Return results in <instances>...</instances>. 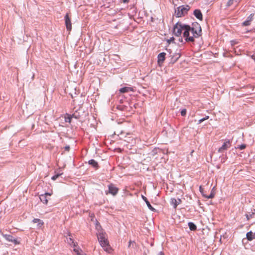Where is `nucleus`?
<instances>
[{"label":"nucleus","mask_w":255,"mask_h":255,"mask_svg":"<svg viewBox=\"0 0 255 255\" xmlns=\"http://www.w3.org/2000/svg\"><path fill=\"white\" fill-rule=\"evenodd\" d=\"M183 31V37L186 42H194L195 38H198L201 33V28L198 23L195 24L192 27L188 25L177 22L173 26V32L175 36L180 37ZM179 40L183 41L182 37Z\"/></svg>","instance_id":"obj_1"},{"label":"nucleus","mask_w":255,"mask_h":255,"mask_svg":"<svg viewBox=\"0 0 255 255\" xmlns=\"http://www.w3.org/2000/svg\"><path fill=\"white\" fill-rule=\"evenodd\" d=\"M98 241L104 251L108 253H111L112 248L111 247L106 233L103 230L98 231L97 233Z\"/></svg>","instance_id":"obj_2"},{"label":"nucleus","mask_w":255,"mask_h":255,"mask_svg":"<svg viewBox=\"0 0 255 255\" xmlns=\"http://www.w3.org/2000/svg\"><path fill=\"white\" fill-rule=\"evenodd\" d=\"M190 7L189 5H182L177 7L175 10V15L177 17H179L184 16L187 13L188 11L189 10Z\"/></svg>","instance_id":"obj_3"},{"label":"nucleus","mask_w":255,"mask_h":255,"mask_svg":"<svg viewBox=\"0 0 255 255\" xmlns=\"http://www.w3.org/2000/svg\"><path fill=\"white\" fill-rule=\"evenodd\" d=\"M3 237L7 241L13 243L14 245H19L20 242L16 239H15L13 237L10 235L2 234Z\"/></svg>","instance_id":"obj_4"},{"label":"nucleus","mask_w":255,"mask_h":255,"mask_svg":"<svg viewBox=\"0 0 255 255\" xmlns=\"http://www.w3.org/2000/svg\"><path fill=\"white\" fill-rule=\"evenodd\" d=\"M231 146V142L230 140L226 139L225 140L224 144L222 146L219 148L218 152H223L224 151L226 150L228 148H229Z\"/></svg>","instance_id":"obj_5"},{"label":"nucleus","mask_w":255,"mask_h":255,"mask_svg":"<svg viewBox=\"0 0 255 255\" xmlns=\"http://www.w3.org/2000/svg\"><path fill=\"white\" fill-rule=\"evenodd\" d=\"M109 193L113 196H115L118 192L119 189L114 184H111L108 186Z\"/></svg>","instance_id":"obj_6"},{"label":"nucleus","mask_w":255,"mask_h":255,"mask_svg":"<svg viewBox=\"0 0 255 255\" xmlns=\"http://www.w3.org/2000/svg\"><path fill=\"white\" fill-rule=\"evenodd\" d=\"M165 53L162 52L158 54L157 58H158V65L161 66L162 64H163L165 58Z\"/></svg>","instance_id":"obj_7"},{"label":"nucleus","mask_w":255,"mask_h":255,"mask_svg":"<svg viewBox=\"0 0 255 255\" xmlns=\"http://www.w3.org/2000/svg\"><path fill=\"white\" fill-rule=\"evenodd\" d=\"M65 24L66 28L68 30H70L72 28V24L71 22V19L68 16V14H66L65 16Z\"/></svg>","instance_id":"obj_8"},{"label":"nucleus","mask_w":255,"mask_h":255,"mask_svg":"<svg viewBox=\"0 0 255 255\" xmlns=\"http://www.w3.org/2000/svg\"><path fill=\"white\" fill-rule=\"evenodd\" d=\"M72 118L78 119L79 116L78 115H76V113H74L72 115L67 114V117H65V122L70 123Z\"/></svg>","instance_id":"obj_9"},{"label":"nucleus","mask_w":255,"mask_h":255,"mask_svg":"<svg viewBox=\"0 0 255 255\" xmlns=\"http://www.w3.org/2000/svg\"><path fill=\"white\" fill-rule=\"evenodd\" d=\"M240 0H229L227 3V6H230L231 5H234L235 6H237Z\"/></svg>","instance_id":"obj_10"},{"label":"nucleus","mask_w":255,"mask_h":255,"mask_svg":"<svg viewBox=\"0 0 255 255\" xmlns=\"http://www.w3.org/2000/svg\"><path fill=\"white\" fill-rule=\"evenodd\" d=\"M194 14L196 16L197 18L198 19L202 20L203 19V15L201 13V11L199 9H196L194 11Z\"/></svg>","instance_id":"obj_11"},{"label":"nucleus","mask_w":255,"mask_h":255,"mask_svg":"<svg viewBox=\"0 0 255 255\" xmlns=\"http://www.w3.org/2000/svg\"><path fill=\"white\" fill-rule=\"evenodd\" d=\"M129 91H133V88L131 87H125L120 89V92L121 93H127Z\"/></svg>","instance_id":"obj_12"},{"label":"nucleus","mask_w":255,"mask_h":255,"mask_svg":"<svg viewBox=\"0 0 255 255\" xmlns=\"http://www.w3.org/2000/svg\"><path fill=\"white\" fill-rule=\"evenodd\" d=\"M73 251L77 255H86L82 250L80 248L77 247V246L74 247Z\"/></svg>","instance_id":"obj_13"},{"label":"nucleus","mask_w":255,"mask_h":255,"mask_svg":"<svg viewBox=\"0 0 255 255\" xmlns=\"http://www.w3.org/2000/svg\"><path fill=\"white\" fill-rule=\"evenodd\" d=\"M32 222L34 223H37V226L39 228H41L44 224V222L43 221L41 220L40 219L35 218L33 220Z\"/></svg>","instance_id":"obj_14"},{"label":"nucleus","mask_w":255,"mask_h":255,"mask_svg":"<svg viewBox=\"0 0 255 255\" xmlns=\"http://www.w3.org/2000/svg\"><path fill=\"white\" fill-rule=\"evenodd\" d=\"M255 238V234L250 231L247 234V238L249 241H252Z\"/></svg>","instance_id":"obj_15"},{"label":"nucleus","mask_w":255,"mask_h":255,"mask_svg":"<svg viewBox=\"0 0 255 255\" xmlns=\"http://www.w3.org/2000/svg\"><path fill=\"white\" fill-rule=\"evenodd\" d=\"M88 163L90 165L96 168H98L99 167L98 162L94 159L90 160Z\"/></svg>","instance_id":"obj_16"},{"label":"nucleus","mask_w":255,"mask_h":255,"mask_svg":"<svg viewBox=\"0 0 255 255\" xmlns=\"http://www.w3.org/2000/svg\"><path fill=\"white\" fill-rule=\"evenodd\" d=\"M142 198L144 200V201L145 202L147 207H148V208L150 210H151V211L155 210V209L152 207V206L151 205L149 202L148 201V200L147 199V198L145 197L142 196Z\"/></svg>","instance_id":"obj_17"},{"label":"nucleus","mask_w":255,"mask_h":255,"mask_svg":"<svg viewBox=\"0 0 255 255\" xmlns=\"http://www.w3.org/2000/svg\"><path fill=\"white\" fill-rule=\"evenodd\" d=\"M40 199L41 201L42 202L45 204H47L48 202V200L47 199L46 196H45V195H40Z\"/></svg>","instance_id":"obj_18"},{"label":"nucleus","mask_w":255,"mask_h":255,"mask_svg":"<svg viewBox=\"0 0 255 255\" xmlns=\"http://www.w3.org/2000/svg\"><path fill=\"white\" fill-rule=\"evenodd\" d=\"M188 226L189 227V229L191 231H195L197 229L196 226L194 223H193L192 222H189L188 223Z\"/></svg>","instance_id":"obj_19"},{"label":"nucleus","mask_w":255,"mask_h":255,"mask_svg":"<svg viewBox=\"0 0 255 255\" xmlns=\"http://www.w3.org/2000/svg\"><path fill=\"white\" fill-rule=\"evenodd\" d=\"M172 202L174 205V208H176L177 206L180 203L181 200L180 199H178V200L177 201L175 199H173L172 200Z\"/></svg>","instance_id":"obj_20"},{"label":"nucleus","mask_w":255,"mask_h":255,"mask_svg":"<svg viewBox=\"0 0 255 255\" xmlns=\"http://www.w3.org/2000/svg\"><path fill=\"white\" fill-rule=\"evenodd\" d=\"M68 243L71 245L73 246V247H76L77 246V243L74 242V240L71 238H69V241H68Z\"/></svg>","instance_id":"obj_21"},{"label":"nucleus","mask_w":255,"mask_h":255,"mask_svg":"<svg viewBox=\"0 0 255 255\" xmlns=\"http://www.w3.org/2000/svg\"><path fill=\"white\" fill-rule=\"evenodd\" d=\"M250 24V21L248 19H247V20H246L245 21H244L243 22V25L244 26H248V25H249Z\"/></svg>","instance_id":"obj_22"},{"label":"nucleus","mask_w":255,"mask_h":255,"mask_svg":"<svg viewBox=\"0 0 255 255\" xmlns=\"http://www.w3.org/2000/svg\"><path fill=\"white\" fill-rule=\"evenodd\" d=\"M246 147V145L243 144H242L241 145H239L238 148H239L241 150H243V149H244Z\"/></svg>","instance_id":"obj_23"},{"label":"nucleus","mask_w":255,"mask_h":255,"mask_svg":"<svg viewBox=\"0 0 255 255\" xmlns=\"http://www.w3.org/2000/svg\"><path fill=\"white\" fill-rule=\"evenodd\" d=\"M60 175V174H56L55 175H54L52 177L51 179L52 180H56L59 176Z\"/></svg>","instance_id":"obj_24"},{"label":"nucleus","mask_w":255,"mask_h":255,"mask_svg":"<svg viewBox=\"0 0 255 255\" xmlns=\"http://www.w3.org/2000/svg\"><path fill=\"white\" fill-rule=\"evenodd\" d=\"M254 15V14H250V15L248 17L247 19L250 20V21L251 22L253 19Z\"/></svg>","instance_id":"obj_25"},{"label":"nucleus","mask_w":255,"mask_h":255,"mask_svg":"<svg viewBox=\"0 0 255 255\" xmlns=\"http://www.w3.org/2000/svg\"><path fill=\"white\" fill-rule=\"evenodd\" d=\"M186 114V110L185 109L182 110V111L181 112V115L182 116H185Z\"/></svg>","instance_id":"obj_26"},{"label":"nucleus","mask_w":255,"mask_h":255,"mask_svg":"<svg viewBox=\"0 0 255 255\" xmlns=\"http://www.w3.org/2000/svg\"><path fill=\"white\" fill-rule=\"evenodd\" d=\"M214 197V194L213 193H211L210 195L208 196H207V198L208 199L213 198Z\"/></svg>","instance_id":"obj_27"},{"label":"nucleus","mask_w":255,"mask_h":255,"mask_svg":"<svg viewBox=\"0 0 255 255\" xmlns=\"http://www.w3.org/2000/svg\"><path fill=\"white\" fill-rule=\"evenodd\" d=\"M232 45H234L236 44V42L235 41H231Z\"/></svg>","instance_id":"obj_28"},{"label":"nucleus","mask_w":255,"mask_h":255,"mask_svg":"<svg viewBox=\"0 0 255 255\" xmlns=\"http://www.w3.org/2000/svg\"><path fill=\"white\" fill-rule=\"evenodd\" d=\"M252 59H253L255 60V54H254L252 56Z\"/></svg>","instance_id":"obj_29"},{"label":"nucleus","mask_w":255,"mask_h":255,"mask_svg":"<svg viewBox=\"0 0 255 255\" xmlns=\"http://www.w3.org/2000/svg\"><path fill=\"white\" fill-rule=\"evenodd\" d=\"M158 255H164V254L162 252H160L158 253Z\"/></svg>","instance_id":"obj_30"},{"label":"nucleus","mask_w":255,"mask_h":255,"mask_svg":"<svg viewBox=\"0 0 255 255\" xmlns=\"http://www.w3.org/2000/svg\"><path fill=\"white\" fill-rule=\"evenodd\" d=\"M203 121V120L202 119H200L199 121H198V124H201V123H202Z\"/></svg>","instance_id":"obj_31"},{"label":"nucleus","mask_w":255,"mask_h":255,"mask_svg":"<svg viewBox=\"0 0 255 255\" xmlns=\"http://www.w3.org/2000/svg\"><path fill=\"white\" fill-rule=\"evenodd\" d=\"M44 195H45V196H47V195L51 196V193H46Z\"/></svg>","instance_id":"obj_32"},{"label":"nucleus","mask_w":255,"mask_h":255,"mask_svg":"<svg viewBox=\"0 0 255 255\" xmlns=\"http://www.w3.org/2000/svg\"><path fill=\"white\" fill-rule=\"evenodd\" d=\"M199 189H200V192L202 193L203 189H202L201 186L200 187Z\"/></svg>","instance_id":"obj_33"},{"label":"nucleus","mask_w":255,"mask_h":255,"mask_svg":"<svg viewBox=\"0 0 255 255\" xmlns=\"http://www.w3.org/2000/svg\"><path fill=\"white\" fill-rule=\"evenodd\" d=\"M209 118V117L208 116H206L204 119L205 120H208Z\"/></svg>","instance_id":"obj_34"},{"label":"nucleus","mask_w":255,"mask_h":255,"mask_svg":"<svg viewBox=\"0 0 255 255\" xmlns=\"http://www.w3.org/2000/svg\"><path fill=\"white\" fill-rule=\"evenodd\" d=\"M65 149H66L67 150H68H68H69V146H66V147H65Z\"/></svg>","instance_id":"obj_35"},{"label":"nucleus","mask_w":255,"mask_h":255,"mask_svg":"<svg viewBox=\"0 0 255 255\" xmlns=\"http://www.w3.org/2000/svg\"><path fill=\"white\" fill-rule=\"evenodd\" d=\"M202 120H203V121H205V119H204V118H203V119H202Z\"/></svg>","instance_id":"obj_36"},{"label":"nucleus","mask_w":255,"mask_h":255,"mask_svg":"<svg viewBox=\"0 0 255 255\" xmlns=\"http://www.w3.org/2000/svg\"><path fill=\"white\" fill-rule=\"evenodd\" d=\"M130 243H131V242L130 241V242H129V246H129L130 245Z\"/></svg>","instance_id":"obj_37"},{"label":"nucleus","mask_w":255,"mask_h":255,"mask_svg":"<svg viewBox=\"0 0 255 255\" xmlns=\"http://www.w3.org/2000/svg\"><path fill=\"white\" fill-rule=\"evenodd\" d=\"M124 2H127V0H124Z\"/></svg>","instance_id":"obj_38"}]
</instances>
